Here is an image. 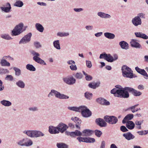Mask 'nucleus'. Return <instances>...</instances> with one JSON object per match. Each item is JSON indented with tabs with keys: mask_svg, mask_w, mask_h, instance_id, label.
<instances>
[{
	"mask_svg": "<svg viewBox=\"0 0 148 148\" xmlns=\"http://www.w3.org/2000/svg\"><path fill=\"white\" fill-rule=\"evenodd\" d=\"M59 130V132L63 133L68 128V127L65 124L62 123H60L57 126Z\"/></svg>",
	"mask_w": 148,
	"mask_h": 148,
	"instance_id": "nucleus-14",
	"label": "nucleus"
},
{
	"mask_svg": "<svg viewBox=\"0 0 148 148\" xmlns=\"http://www.w3.org/2000/svg\"><path fill=\"white\" fill-rule=\"evenodd\" d=\"M1 37L4 39L7 40H10L12 38L8 34H2L1 35Z\"/></svg>",
	"mask_w": 148,
	"mask_h": 148,
	"instance_id": "nucleus-40",
	"label": "nucleus"
},
{
	"mask_svg": "<svg viewBox=\"0 0 148 148\" xmlns=\"http://www.w3.org/2000/svg\"><path fill=\"white\" fill-rule=\"evenodd\" d=\"M103 119L101 118L97 119L96 120L97 124L101 127H105L107 126V123Z\"/></svg>",
	"mask_w": 148,
	"mask_h": 148,
	"instance_id": "nucleus-20",
	"label": "nucleus"
},
{
	"mask_svg": "<svg viewBox=\"0 0 148 148\" xmlns=\"http://www.w3.org/2000/svg\"><path fill=\"white\" fill-rule=\"evenodd\" d=\"M53 45L54 47L58 50H60L61 49L59 40L54 41L53 42Z\"/></svg>",
	"mask_w": 148,
	"mask_h": 148,
	"instance_id": "nucleus-36",
	"label": "nucleus"
},
{
	"mask_svg": "<svg viewBox=\"0 0 148 148\" xmlns=\"http://www.w3.org/2000/svg\"><path fill=\"white\" fill-rule=\"evenodd\" d=\"M23 26V24L22 23L17 25L12 31V36L18 35L22 33Z\"/></svg>",
	"mask_w": 148,
	"mask_h": 148,
	"instance_id": "nucleus-8",
	"label": "nucleus"
},
{
	"mask_svg": "<svg viewBox=\"0 0 148 148\" xmlns=\"http://www.w3.org/2000/svg\"><path fill=\"white\" fill-rule=\"evenodd\" d=\"M86 79L88 81H90L92 79V77L90 75H87L85 77Z\"/></svg>",
	"mask_w": 148,
	"mask_h": 148,
	"instance_id": "nucleus-60",
	"label": "nucleus"
},
{
	"mask_svg": "<svg viewBox=\"0 0 148 148\" xmlns=\"http://www.w3.org/2000/svg\"><path fill=\"white\" fill-rule=\"evenodd\" d=\"M132 23L135 26H138L141 24L142 22L141 18L138 16H135L132 19Z\"/></svg>",
	"mask_w": 148,
	"mask_h": 148,
	"instance_id": "nucleus-15",
	"label": "nucleus"
},
{
	"mask_svg": "<svg viewBox=\"0 0 148 148\" xmlns=\"http://www.w3.org/2000/svg\"><path fill=\"white\" fill-rule=\"evenodd\" d=\"M7 7H1V9L2 10L4 11L5 12H8L10 11L11 9V6L10 4L9 3H7L6 4Z\"/></svg>",
	"mask_w": 148,
	"mask_h": 148,
	"instance_id": "nucleus-30",
	"label": "nucleus"
},
{
	"mask_svg": "<svg viewBox=\"0 0 148 148\" xmlns=\"http://www.w3.org/2000/svg\"><path fill=\"white\" fill-rule=\"evenodd\" d=\"M68 108L70 110L79 112H81L82 116L84 117H89L92 114L90 110L84 106H80L79 107H69Z\"/></svg>",
	"mask_w": 148,
	"mask_h": 148,
	"instance_id": "nucleus-2",
	"label": "nucleus"
},
{
	"mask_svg": "<svg viewBox=\"0 0 148 148\" xmlns=\"http://www.w3.org/2000/svg\"><path fill=\"white\" fill-rule=\"evenodd\" d=\"M71 120L73 121L76 123V126L77 128H80L79 126L80 124L81 123V120H80L79 119L76 117H72L71 118Z\"/></svg>",
	"mask_w": 148,
	"mask_h": 148,
	"instance_id": "nucleus-25",
	"label": "nucleus"
},
{
	"mask_svg": "<svg viewBox=\"0 0 148 148\" xmlns=\"http://www.w3.org/2000/svg\"><path fill=\"white\" fill-rule=\"evenodd\" d=\"M100 83L99 82L97 83L92 82L89 84L88 86L89 87L92 89H95L97 87L99 86Z\"/></svg>",
	"mask_w": 148,
	"mask_h": 148,
	"instance_id": "nucleus-35",
	"label": "nucleus"
},
{
	"mask_svg": "<svg viewBox=\"0 0 148 148\" xmlns=\"http://www.w3.org/2000/svg\"><path fill=\"white\" fill-rule=\"evenodd\" d=\"M25 138L19 140L17 143V144L22 146H25Z\"/></svg>",
	"mask_w": 148,
	"mask_h": 148,
	"instance_id": "nucleus-46",
	"label": "nucleus"
},
{
	"mask_svg": "<svg viewBox=\"0 0 148 148\" xmlns=\"http://www.w3.org/2000/svg\"><path fill=\"white\" fill-rule=\"evenodd\" d=\"M29 111L34 112L38 111V109L37 107L36 106H33L29 108Z\"/></svg>",
	"mask_w": 148,
	"mask_h": 148,
	"instance_id": "nucleus-47",
	"label": "nucleus"
},
{
	"mask_svg": "<svg viewBox=\"0 0 148 148\" xmlns=\"http://www.w3.org/2000/svg\"><path fill=\"white\" fill-rule=\"evenodd\" d=\"M32 34L31 33H29L27 35L25 36L19 41V44H25L29 42L30 40Z\"/></svg>",
	"mask_w": 148,
	"mask_h": 148,
	"instance_id": "nucleus-10",
	"label": "nucleus"
},
{
	"mask_svg": "<svg viewBox=\"0 0 148 148\" xmlns=\"http://www.w3.org/2000/svg\"><path fill=\"white\" fill-rule=\"evenodd\" d=\"M138 88L139 90H143L144 88V87L142 85H140L138 86Z\"/></svg>",
	"mask_w": 148,
	"mask_h": 148,
	"instance_id": "nucleus-64",
	"label": "nucleus"
},
{
	"mask_svg": "<svg viewBox=\"0 0 148 148\" xmlns=\"http://www.w3.org/2000/svg\"><path fill=\"white\" fill-rule=\"evenodd\" d=\"M25 146L28 147L32 145L33 143L32 141L28 138H25Z\"/></svg>",
	"mask_w": 148,
	"mask_h": 148,
	"instance_id": "nucleus-34",
	"label": "nucleus"
},
{
	"mask_svg": "<svg viewBox=\"0 0 148 148\" xmlns=\"http://www.w3.org/2000/svg\"><path fill=\"white\" fill-rule=\"evenodd\" d=\"M102 34L103 33L102 32H100L95 33V35L96 37H98L101 36L102 35Z\"/></svg>",
	"mask_w": 148,
	"mask_h": 148,
	"instance_id": "nucleus-61",
	"label": "nucleus"
},
{
	"mask_svg": "<svg viewBox=\"0 0 148 148\" xmlns=\"http://www.w3.org/2000/svg\"><path fill=\"white\" fill-rule=\"evenodd\" d=\"M0 64L2 66L9 67L10 66V63L5 59L2 58L0 61Z\"/></svg>",
	"mask_w": 148,
	"mask_h": 148,
	"instance_id": "nucleus-27",
	"label": "nucleus"
},
{
	"mask_svg": "<svg viewBox=\"0 0 148 148\" xmlns=\"http://www.w3.org/2000/svg\"><path fill=\"white\" fill-rule=\"evenodd\" d=\"M84 142L86 143H93L95 142L94 138H84Z\"/></svg>",
	"mask_w": 148,
	"mask_h": 148,
	"instance_id": "nucleus-41",
	"label": "nucleus"
},
{
	"mask_svg": "<svg viewBox=\"0 0 148 148\" xmlns=\"http://www.w3.org/2000/svg\"><path fill=\"white\" fill-rule=\"evenodd\" d=\"M86 65L87 66L88 68H90L92 66L91 62L88 60H86Z\"/></svg>",
	"mask_w": 148,
	"mask_h": 148,
	"instance_id": "nucleus-55",
	"label": "nucleus"
},
{
	"mask_svg": "<svg viewBox=\"0 0 148 148\" xmlns=\"http://www.w3.org/2000/svg\"><path fill=\"white\" fill-rule=\"evenodd\" d=\"M143 123V121H136L135 122V125L136 124L137 125H141V124Z\"/></svg>",
	"mask_w": 148,
	"mask_h": 148,
	"instance_id": "nucleus-59",
	"label": "nucleus"
},
{
	"mask_svg": "<svg viewBox=\"0 0 148 148\" xmlns=\"http://www.w3.org/2000/svg\"><path fill=\"white\" fill-rule=\"evenodd\" d=\"M99 58L104 59L105 60L109 62H113V57L110 54H107L106 53L100 54Z\"/></svg>",
	"mask_w": 148,
	"mask_h": 148,
	"instance_id": "nucleus-11",
	"label": "nucleus"
},
{
	"mask_svg": "<svg viewBox=\"0 0 148 148\" xmlns=\"http://www.w3.org/2000/svg\"><path fill=\"white\" fill-rule=\"evenodd\" d=\"M106 121L110 124H116L118 121L117 118L114 116H106L104 118Z\"/></svg>",
	"mask_w": 148,
	"mask_h": 148,
	"instance_id": "nucleus-9",
	"label": "nucleus"
},
{
	"mask_svg": "<svg viewBox=\"0 0 148 148\" xmlns=\"http://www.w3.org/2000/svg\"><path fill=\"white\" fill-rule=\"evenodd\" d=\"M9 73L10 71L8 69L3 68L1 75H4L6 74H8Z\"/></svg>",
	"mask_w": 148,
	"mask_h": 148,
	"instance_id": "nucleus-49",
	"label": "nucleus"
},
{
	"mask_svg": "<svg viewBox=\"0 0 148 148\" xmlns=\"http://www.w3.org/2000/svg\"><path fill=\"white\" fill-rule=\"evenodd\" d=\"M93 26L92 25H87L85 26V28L88 31H91L93 29Z\"/></svg>",
	"mask_w": 148,
	"mask_h": 148,
	"instance_id": "nucleus-56",
	"label": "nucleus"
},
{
	"mask_svg": "<svg viewBox=\"0 0 148 148\" xmlns=\"http://www.w3.org/2000/svg\"><path fill=\"white\" fill-rule=\"evenodd\" d=\"M26 69L30 71H34L36 70L35 67L32 64H27L26 66Z\"/></svg>",
	"mask_w": 148,
	"mask_h": 148,
	"instance_id": "nucleus-38",
	"label": "nucleus"
},
{
	"mask_svg": "<svg viewBox=\"0 0 148 148\" xmlns=\"http://www.w3.org/2000/svg\"><path fill=\"white\" fill-rule=\"evenodd\" d=\"M123 136L126 140L128 141L132 140L135 138L134 136L130 132L123 134Z\"/></svg>",
	"mask_w": 148,
	"mask_h": 148,
	"instance_id": "nucleus-18",
	"label": "nucleus"
},
{
	"mask_svg": "<svg viewBox=\"0 0 148 148\" xmlns=\"http://www.w3.org/2000/svg\"><path fill=\"white\" fill-rule=\"evenodd\" d=\"M57 146L58 148H67V145L62 143H57Z\"/></svg>",
	"mask_w": 148,
	"mask_h": 148,
	"instance_id": "nucleus-44",
	"label": "nucleus"
},
{
	"mask_svg": "<svg viewBox=\"0 0 148 148\" xmlns=\"http://www.w3.org/2000/svg\"><path fill=\"white\" fill-rule=\"evenodd\" d=\"M138 105V104L135 105L134 106H132L129 107L127 110H131V111L133 113L135 112V110H136V108Z\"/></svg>",
	"mask_w": 148,
	"mask_h": 148,
	"instance_id": "nucleus-45",
	"label": "nucleus"
},
{
	"mask_svg": "<svg viewBox=\"0 0 148 148\" xmlns=\"http://www.w3.org/2000/svg\"><path fill=\"white\" fill-rule=\"evenodd\" d=\"M121 69L123 75L124 77L130 78L133 77V71L130 68L124 65L122 67Z\"/></svg>",
	"mask_w": 148,
	"mask_h": 148,
	"instance_id": "nucleus-5",
	"label": "nucleus"
},
{
	"mask_svg": "<svg viewBox=\"0 0 148 148\" xmlns=\"http://www.w3.org/2000/svg\"><path fill=\"white\" fill-rule=\"evenodd\" d=\"M31 53L33 56V59L35 61L41 64L46 65L44 60L39 57L40 54L34 51H32Z\"/></svg>",
	"mask_w": 148,
	"mask_h": 148,
	"instance_id": "nucleus-7",
	"label": "nucleus"
},
{
	"mask_svg": "<svg viewBox=\"0 0 148 148\" xmlns=\"http://www.w3.org/2000/svg\"><path fill=\"white\" fill-rule=\"evenodd\" d=\"M115 88H113L111 91V93L113 94L116 97H122L123 98H127L129 96L128 92L127 90H125V89L127 87H125L123 88L120 85H117L115 86Z\"/></svg>",
	"mask_w": 148,
	"mask_h": 148,
	"instance_id": "nucleus-1",
	"label": "nucleus"
},
{
	"mask_svg": "<svg viewBox=\"0 0 148 148\" xmlns=\"http://www.w3.org/2000/svg\"><path fill=\"white\" fill-rule=\"evenodd\" d=\"M63 80L66 84L70 85L73 84L76 82V79L73 77L64 78Z\"/></svg>",
	"mask_w": 148,
	"mask_h": 148,
	"instance_id": "nucleus-13",
	"label": "nucleus"
},
{
	"mask_svg": "<svg viewBox=\"0 0 148 148\" xmlns=\"http://www.w3.org/2000/svg\"><path fill=\"white\" fill-rule=\"evenodd\" d=\"M126 126L129 129L132 130L135 127V123L132 121H126Z\"/></svg>",
	"mask_w": 148,
	"mask_h": 148,
	"instance_id": "nucleus-26",
	"label": "nucleus"
},
{
	"mask_svg": "<svg viewBox=\"0 0 148 148\" xmlns=\"http://www.w3.org/2000/svg\"><path fill=\"white\" fill-rule=\"evenodd\" d=\"M67 63L68 64H70V65L71 64L72 65V64H75V61L73 60H69L67 62Z\"/></svg>",
	"mask_w": 148,
	"mask_h": 148,
	"instance_id": "nucleus-63",
	"label": "nucleus"
},
{
	"mask_svg": "<svg viewBox=\"0 0 148 148\" xmlns=\"http://www.w3.org/2000/svg\"><path fill=\"white\" fill-rule=\"evenodd\" d=\"M6 80H9L10 81H12L13 79V77L11 75H7L5 78Z\"/></svg>",
	"mask_w": 148,
	"mask_h": 148,
	"instance_id": "nucleus-51",
	"label": "nucleus"
},
{
	"mask_svg": "<svg viewBox=\"0 0 148 148\" xmlns=\"http://www.w3.org/2000/svg\"><path fill=\"white\" fill-rule=\"evenodd\" d=\"M145 14L143 13H140L139 14H138V16H138L139 17H141V18H145V17H144V16H145Z\"/></svg>",
	"mask_w": 148,
	"mask_h": 148,
	"instance_id": "nucleus-62",
	"label": "nucleus"
},
{
	"mask_svg": "<svg viewBox=\"0 0 148 148\" xmlns=\"http://www.w3.org/2000/svg\"><path fill=\"white\" fill-rule=\"evenodd\" d=\"M0 102L2 105L5 107H9L12 105L11 102L5 99L1 101Z\"/></svg>",
	"mask_w": 148,
	"mask_h": 148,
	"instance_id": "nucleus-31",
	"label": "nucleus"
},
{
	"mask_svg": "<svg viewBox=\"0 0 148 148\" xmlns=\"http://www.w3.org/2000/svg\"><path fill=\"white\" fill-rule=\"evenodd\" d=\"M70 69L73 71H75L77 69L76 65L75 64L71 65L70 66Z\"/></svg>",
	"mask_w": 148,
	"mask_h": 148,
	"instance_id": "nucleus-54",
	"label": "nucleus"
},
{
	"mask_svg": "<svg viewBox=\"0 0 148 148\" xmlns=\"http://www.w3.org/2000/svg\"><path fill=\"white\" fill-rule=\"evenodd\" d=\"M23 133L31 138H38L44 136L45 134L41 132L36 130H25Z\"/></svg>",
	"mask_w": 148,
	"mask_h": 148,
	"instance_id": "nucleus-4",
	"label": "nucleus"
},
{
	"mask_svg": "<svg viewBox=\"0 0 148 148\" xmlns=\"http://www.w3.org/2000/svg\"><path fill=\"white\" fill-rule=\"evenodd\" d=\"M55 96L56 98L60 99H67L69 98V97L61 94L60 92L54 90H51L48 95V97H51L53 96Z\"/></svg>",
	"mask_w": 148,
	"mask_h": 148,
	"instance_id": "nucleus-6",
	"label": "nucleus"
},
{
	"mask_svg": "<svg viewBox=\"0 0 148 148\" xmlns=\"http://www.w3.org/2000/svg\"><path fill=\"white\" fill-rule=\"evenodd\" d=\"M84 96L87 99L90 100L92 99V94L91 93L86 92L84 93Z\"/></svg>",
	"mask_w": 148,
	"mask_h": 148,
	"instance_id": "nucleus-39",
	"label": "nucleus"
},
{
	"mask_svg": "<svg viewBox=\"0 0 148 148\" xmlns=\"http://www.w3.org/2000/svg\"><path fill=\"white\" fill-rule=\"evenodd\" d=\"M131 46L132 47L137 48H141V45L137 42V40L135 39H132L130 42Z\"/></svg>",
	"mask_w": 148,
	"mask_h": 148,
	"instance_id": "nucleus-17",
	"label": "nucleus"
},
{
	"mask_svg": "<svg viewBox=\"0 0 148 148\" xmlns=\"http://www.w3.org/2000/svg\"><path fill=\"white\" fill-rule=\"evenodd\" d=\"M13 69L15 72V75L16 76H19L21 75V71L20 69L15 67H14Z\"/></svg>",
	"mask_w": 148,
	"mask_h": 148,
	"instance_id": "nucleus-42",
	"label": "nucleus"
},
{
	"mask_svg": "<svg viewBox=\"0 0 148 148\" xmlns=\"http://www.w3.org/2000/svg\"><path fill=\"white\" fill-rule=\"evenodd\" d=\"M49 131L50 133L51 134H56L59 133L58 126L55 127L52 126H50L49 127Z\"/></svg>",
	"mask_w": 148,
	"mask_h": 148,
	"instance_id": "nucleus-21",
	"label": "nucleus"
},
{
	"mask_svg": "<svg viewBox=\"0 0 148 148\" xmlns=\"http://www.w3.org/2000/svg\"><path fill=\"white\" fill-rule=\"evenodd\" d=\"M75 77L77 79H81L83 77V75L81 73H77Z\"/></svg>",
	"mask_w": 148,
	"mask_h": 148,
	"instance_id": "nucleus-48",
	"label": "nucleus"
},
{
	"mask_svg": "<svg viewBox=\"0 0 148 148\" xmlns=\"http://www.w3.org/2000/svg\"><path fill=\"white\" fill-rule=\"evenodd\" d=\"M93 133V132L92 131L88 129L84 130L82 132V133L78 130H76L74 132H69L66 131L65 132L66 134L72 137H74L76 136H90Z\"/></svg>",
	"mask_w": 148,
	"mask_h": 148,
	"instance_id": "nucleus-3",
	"label": "nucleus"
},
{
	"mask_svg": "<svg viewBox=\"0 0 148 148\" xmlns=\"http://www.w3.org/2000/svg\"><path fill=\"white\" fill-rule=\"evenodd\" d=\"M36 29L40 32H42L44 30V28L42 25L39 23H36L35 24Z\"/></svg>",
	"mask_w": 148,
	"mask_h": 148,
	"instance_id": "nucleus-33",
	"label": "nucleus"
},
{
	"mask_svg": "<svg viewBox=\"0 0 148 148\" xmlns=\"http://www.w3.org/2000/svg\"><path fill=\"white\" fill-rule=\"evenodd\" d=\"M106 142L104 141H102L99 148H105Z\"/></svg>",
	"mask_w": 148,
	"mask_h": 148,
	"instance_id": "nucleus-58",
	"label": "nucleus"
},
{
	"mask_svg": "<svg viewBox=\"0 0 148 148\" xmlns=\"http://www.w3.org/2000/svg\"><path fill=\"white\" fill-rule=\"evenodd\" d=\"M69 35V34L68 32H58L57 34L58 36L60 37L67 36Z\"/></svg>",
	"mask_w": 148,
	"mask_h": 148,
	"instance_id": "nucleus-43",
	"label": "nucleus"
},
{
	"mask_svg": "<svg viewBox=\"0 0 148 148\" xmlns=\"http://www.w3.org/2000/svg\"><path fill=\"white\" fill-rule=\"evenodd\" d=\"M95 133L96 135L99 137H100L102 134L101 132L98 130H96L95 131Z\"/></svg>",
	"mask_w": 148,
	"mask_h": 148,
	"instance_id": "nucleus-50",
	"label": "nucleus"
},
{
	"mask_svg": "<svg viewBox=\"0 0 148 148\" xmlns=\"http://www.w3.org/2000/svg\"><path fill=\"white\" fill-rule=\"evenodd\" d=\"M97 15L98 16L102 18H111V16L107 14L102 12H98Z\"/></svg>",
	"mask_w": 148,
	"mask_h": 148,
	"instance_id": "nucleus-22",
	"label": "nucleus"
},
{
	"mask_svg": "<svg viewBox=\"0 0 148 148\" xmlns=\"http://www.w3.org/2000/svg\"><path fill=\"white\" fill-rule=\"evenodd\" d=\"M135 69L138 73L143 75L145 78L148 79V75L144 69H140L138 66L135 67Z\"/></svg>",
	"mask_w": 148,
	"mask_h": 148,
	"instance_id": "nucleus-16",
	"label": "nucleus"
},
{
	"mask_svg": "<svg viewBox=\"0 0 148 148\" xmlns=\"http://www.w3.org/2000/svg\"><path fill=\"white\" fill-rule=\"evenodd\" d=\"M104 35L106 38L110 39H113L115 37L114 34L110 32H106Z\"/></svg>",
	"mask_w": 148,
	"mask_h": 148,
	"instance_id": "nucleus-29",
	"label": "nucleus"
},
{
	"mask_svg": "<svg viewBox=\"0 0 148 148\" xmlns=\"http://www.w3.org/2000/svg\"><path fill=\"white\" fill-rule=\"evenodd\" d=\"M74 10L77 12H79L83 11V9L79 8H74L73 9Z\"/></svg>",
	"mask_w": 148,
	"mask_h": 148,
	"instance_id": "nucleus-57",
	"label": "nucleus"
},
{
	"mask_svg": "<svg viewBox=\"0 0 148 148\" xmlns=\"http://www.w3.org/2000/svg\"><path fill=\"white\" fill-rule=\"evenodd\" d=\"M134 116L133 114H130L127 115L122 121L123 123H125L126 121L132 120L134 117Z\"/></svg>",
	"mask_w": 148,
	"mask_h": 148,
	"instance_id": "nucleus-28",
	"label": "nucleus"
},
{
	"mask_svg": "<svg viewBox=\"0 0 148 148\" xmlns=\"http://www.w3.org/2000/svg\"><path fill=\"white\" fill-rule=\"evenodd\" d=\"M16 85L18 87L21 88H24L25 86V83L21 80H19L16 82Z\"/></svg>",
	"mask_w": 148,
	"mask_h": 148,
	"instance_id": "nucleus-32",
	"label": "nucleus"
},
{
	"mask_svg": "<svg viewBox=\"0 0 148 148\" xmlns=\"http://www.w3.org/2000/svg\"><path fill=\"white\" fill-rule=\"evenodd\" d=\"M121 130L123 132H125L128 131V130L124 126H122L120 127Z\"/></svg>",
	"mask_w": 148,
	"mask_h": 148,
	"instance_id": "nucleus-53",
	"label": "nucleus"
},
{
	"mask_svg": "<svg viewBox=\"0 0 148 148\" xmlns=\"http://www.w3.org/2000/svg\"><path fill=\"white\" fill-rule=\"evenodd\" d=\"M97 103L103 105H109L110 104V102L105 99L99 98H98L96 100Z\"/></svg>",
	"mask_w": 148,
	"mask_h": 148,
	"instance_id": "nucleus-19",
	"label": "nucleus"
},
{
	"mask_svg": "<svg viewBox=\"0 0 148 148\" xmlns=\"http://www.w3.org/2000/svg\"><path fill=\"white\" fill-rule=\"evenodd\" d=\"M34 45L36 48L38 49L41 47V45L40 43L36 41L34 42Z\"/></svg>",
	"mask_w": 148,
	"mask_h": 148,
	"instance_id": "nucleus-52",
	"label": "nucleus"
},
{
	"mask_svg": "<svg viewBox=\"0 0 148 148\" xmlns=\"http://www.w3.org/2000/svg\"><path fill=\"white\" fill-rule=\"evenodd\" d=\"M134 34L137 37L145 39H148V36L141 32H136L134 33Z\"/></svg>",
	"mask_w": 148,
	"mask_h": 148,
	"instance_id": "nucleus-23",
	"label": "nucleus"
},
{
	"mask_svg": "<svg viewBox=\"0 0 148 148\" xmlns=\"http://www.w3.org/2000/svg\"><path fill=\"white\" fill-rule=\"evenodd\" d=\"M119 45L121 48L125 50H127L129 49V46L128 44L125 41H122L119 42Z\"/></svg>",
	"mask_w": 148,
	"mask_h": 148,
	"instance_id": "nucleus-24",
	"label": "nucleus"
},
{
	"mask_svg": "<svg viewBox=\"0 0 148 148\" xmlns=\"http://www.w3.org/2000/svg\"><path fill=\"white\" fill-rule=\"evenodd\" d=\"M23 2L20 0H17L14 4V6L19 8L22 7L23 5Z\"/></svg>",
	"mask_w": 148,
	"mask_h": 148,
	"instance_id": "nucleus-37",
	"label": "nucleus"
},
{
	"mask_svg": "<svg viewBox=\"0 0 148 148\" xmlns=\"http://www.w3.org/2000/svg\"><path fill=\"white\" fill-rule=\"evenodd\" d=\"M125 89L127 90V92H131L133 95L135 96H139L141 95L142 93L140 91H137L133 88L128 87L126 88Z\"/></svg>",
	"mask_w": 148,
	"mask_h": 148,
	"instance_id": "nucleus-12",
	"label": "nucleus"
}]
</instances>
